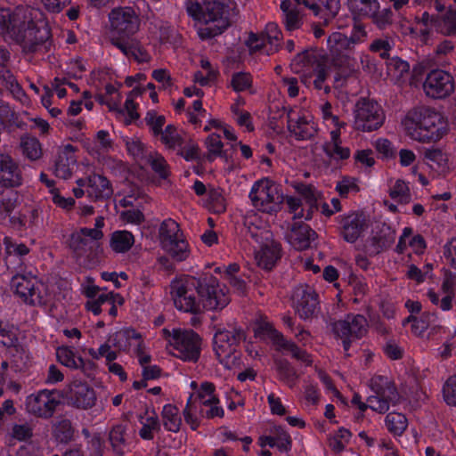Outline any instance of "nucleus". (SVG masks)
Returning a JSON list of instances; mask_svg holds the SVG:
<instances>
[{
	"label": "nucleus",
	"instance_id": "1",
	"mask_svg": "<svg viewBox=\"0 0 456 456\" xmlns=\"http://www.w3.org/2000/svg\"><path fill=\"white\" fill-rule=\"evenodd\" d=\"M37 10L18 6L14 11L0 9V34L16 42L27 53H47L51 50L50 30L36 19Z\"/></svg>",
	"mask_w": 456,
	"mask_h": 456
},
{
	"label": "nucleus",
	"instance_id": "2",
	"mask_svg": "<svg viewBox=\"0 0 456 456\" xmlns=\"http://www.w3.org/2000/svg\"><path fill=\"white\" fill-rule=\"evenodd\" d=\"M401 125L407 134L419 142L436 141L443 134L441 115L428 109L409 112Z\"/></svg>",
	"mask_w": 456,
	"mask_h": 456
},
{
	"label": "nucleus",
	"instance_id": "3",
	"mask_svg": "<svg viewBox=\"0 0 456 456\" xmlns=\"http://www.w3.org/2000/svg\"><path fill=\"white\" fill-rule=\"evenodd\" d=\"M237 15L236 4L224 0H204L203 22L205 26L198 29L202 40L221 35L230 25L232 17Z\"/></svg>",
	"mask_w": 456,
	"mask_h": 456
},
{
	"label": "nucleus",
	"instance_id": "4",
	"mask_svg": "<svg viewBox=\"0 0 456 456\" xmlns=\"http://www.w3.org/2000/svg\"><path fill=\"white\" fill-rule=\"evenodd\" d=\"M358 42L356 35L348 37L339 32L332 33L328 38L331 63L345 73V77L354 71L355 61L351 53Z\"/></svg>",
	"mask_w": 456,
	"mask_h": 456
},
{
	"label": "nucleus",
	"instance_id": "5",
	"mask_svg": "<svg viewBox=\"0 0 456 456\" xmlns=\"http://www.w3.org/2000/svg\"><path fill=\"white\" fill-rule=\"evenodd\" d=\"M11 287L20 300L30 305H44L49 299L45 285L31 274L14 275Z\"/></svg>",
	"mask_w": 456,
	"mask_h": 456
},
{
	"label": "nucleus",
	"instance_id": "6",
	"mask_svg": "<svg viewBox=\"0 0 456 456\" xmlns=\"http://www.w3.org/2000/svg\"><path fill=\"white\" fill-rule=\"evenodd\" d=\"M198 295L206 310H222L231 301L226 286L212 275L198 279Z\"/></svg>",
	"mask_w": 456,
	"mask_h": 456
},
{
	"label": "nucleus",
	"instance_id": "7",
	"mask_svg": "<svg viewBox=\"0 0 456 456\" xmlns=\"http://www.w3.org/2000/svg\"><path fill=\"white\" fill-rule=\"evenodd\" d=\"M175 306L185 313L199 314L201 311L200 299L197 300L193 291L198 292V278L186 276L176 279L170 285Z\"/></svg>",
	"mask_w": 456,
	"mask_h": 456
},
{
	"label": "nucleus",
	"instance_id": "8",
	"mask_svg": "<svg viewBox=\"0 0 456 456\" xmlns=\"http://www.w3.org/2000/svg\"><path fill=\"white\" fill-rule=\"evenodd\" d=\"M249 198L256 209L269 214L277 212L284 200L278 185L267 178L261 179L253 184Z\"/></svg>",
	"mask_w": 456,
	"mask_h": 456
},
{
	"label": "nucleus",
	"instance_id": "9",
	"mask_svg": "<svg viewBox=\"0 0 456 456\" xmlns=\"http://www.w3.org/2000/svg\"><path fill=\"white\" fill-rule=\"evenodd\" d=\"M110 25V41L121 39L127 41L132 39L140 28V19L134 9L130 7H119L113 9L109 14Z\"/></svg>",
	"mask_w": 456,
	"mask_h": 456
},
{
	"label": "nucleus",
	"instance_id": "10",
	"mask_svg": "<svg viewBox=\"0 0 456 456\" xmlns=\"http://www.w3.org/2000/svg\"><path fill=\"white\" fill-rule=\"evenodd\" d=\"M166 337L172 335L171 354L183 361L197 362L200 354V338L193 330H163Z\"/></svg>",
	"mask_w": 456,
	"mask_h": 456
},
{
	"label": "nucleus",
	"instance_id": "11",
	"mask_svg": "<svg viewBox=\"0 0 456 456\" xmlns=\"http://www.w3.org/2000/svg\"><path fill=\"white\" fill-rule=\"evenodd\" d=\"M385 115L381 106L368 98H360L354 108V127L362 132L379 129L384 123Z\"/></svg>",
	"mask_w": 456,
	"mask_h": 456
},
{
	"label": "nucleus",
	"instance_id": "12",
	"mask_svg": "<svg viewBox=\"0 0 456 456\" xmlns=\"http://www.w3.org/2000/svg\"><path fill=\"white\" fill-rule=\"evenodd\" d=\"M334 334L343 340V347L349 350L352 340L359 339L368 331V321L362 314H348L343 320L330 322Z\"/></svg>",
	"mask_w": 456,
	"mask_h": 456
},
{
	"label": "nucleus",
	"instance_id": "13",
	"mask_svg": "<svg viewBox=\"0 0 456 456\" xmlns=\"http://www.w3.org/2000/svg\"><path fill=\"white\" fill-rule=\"evenodd\" d=\"M215 330L214 350L220 362H224L234 354L240 342L245 339V333L236 327L225 329L216 326Z\"/></svg>",
	"mask_w": 456,
	"mask_h": 456
},
{
	"label": "nucleus",
	"instance_id": "14",
	"mask_svg": "<svg viewBox=\"0 0 456 456\" xmlns=\"http://www.w3.org/2000/svg\"><path fill=\"white\" fill-rule=\"evenodd\" d=\"M85 230L73 232L69 239V247L74 256L78 259L86 260V265H94L98 262V255L101 252L99 240L87 235Z\"/></svg>",
	"mask_w": 456,
	"mask_h": 456
},
{
	"label": "nucleus",
	"instance_id": "15",
	"mask_svg": "<svg viewBox=\"0 0 456 456\" xmlns=\"http://www.w3.org/2000/svg\"><path fill=\"white\" fill-rule=\"evenodd\" d=\"M423 90L428 97L445 98L454 91V79L444 70L434 69L428 74L423 83Z\"/></svg>",
	"mask_w": 456,
	"mask_h": 456
},
{
	"label": "nucleus",
	"instance_id": "16",
	"mask_svg": "<svg viewBox=\"0 0 456 456\" xmlns=\"http://www.w3.org/2000/svg\"><path fill=\"white\" fill-rule=\"evenodd\" d=\"M295 308L301 319L309 320L319 312L318 295L315 290L305 284L297 286L293 293Z\"/></svg>",
	"mask_w": 456,
	"mask_h": 456
},
{
	"label": "nucleus",
	"instance_id": "17",
	"mask_svg": "<svg viewBox=\"0 0 456 456\" xmlns=\"http://www.w3.org/2000/svg\"><path fill=\"white\" fill-rule=\"evenodd\" d=\"M59 404L60 401L56 398L54 392L42 390L27 398L26 410L37 418L49 419L53 415Z\"/></svg>",
	"mask_w": 456,
	"mask_h": 456
},
{
	"label": "nucleus",
	"instance_id": "18",
	"mask_svg": "<svg viewBox=\"0 0 456 456\" xmlns=\"http://www.w3.org/2000/svg\"><path fill=\"white\" fill-rule=\"evenodd\" d=\"M367 228L364 216L351 212L339 216V233L348 243H354Z\"/></svg>",
	"mask_w": 456,
	"mask_h": 456
},
{
	"label": "nucleus",
	"instance_id": "19",
	"mask_svg": "<svg viewBox=\"0 0 456 456\" xmlns=\"http://www.w3.org/2000/svg\"><path fill=\"white\" fill-rule=\"evenodd\" d=\"M395 240V232L386 224H379L372 230L371 236L365 241L364 249L375 256L390 247Z\"/></svg>",
	"mask_w": 456,
	"mask_h": 456
},
{
	"label": "nucleus",
	"instance_id": "20",
	"mask_svg": "<svg viewBox=\"0 0 456 456\" xmlns=\"http://www.w3.org/2000/svg\"><path fill=\"white\" fill-rule=\"evenodd\" d=\"M22 183V172L19 164L11 155L0 151V184L5 188H15Z\"/></svg>",
	"mask_w": 456,
	"mask_h": 456
},
{
	"label": "nucleus",
	"instance_id": "21",
	"mask_svg": "<svg viewBox=\"0 0 456 456\" xmlns=\"http://www.w3.org/2000/svg\"><path fill=\"white\" fill-rule=\"evenodd\" d=\"M296 2L310 9L315 17L322 20V24L325 26L336 18L340 10L339 0H296Z\"/></svg>",
	"mask_w": 456,
	"mask_h": 456
},
{
	"label": "nucleus",
	"instance_id": "22",
	"mask_svg": "<svg viewBox=\"0 0 456 456\" xmlns=\"http://www.w3.org/2000/svg\"><path fill=\"white\" fill-rule=\"evenodd\" d=\"M79 186H85L86 183V193L89 198L94 200H105L111 197L113 190L110 181L101 175L94 174L87 178L77 181Z\"/></svg>",
	"mask_w": 456,
	"mask_h": 456
},
{
	"label": "nucleus",
	"instance_id": "23",
	"mask_svg": "<svg viewBox=\"0 0 456 456\" xmlns=\"http://www.w3.org/2000/svg\"><path fill=\"white\" fill-rule=\"evenodd\" d=\"M288 129L297 140H310L317 133L315 124L305 117L294 118V111L289 109L287 113Z\"/></svg>",
	"mask_w": 456,
	"mask_h": 456
},
{
	"label": "nucleus",
	"instance_id": "24",
	"mask_svg": "<svg viewBox=\"0 0 456 456\" xmlns=\"http://www.w3.org/2000/svg\"><path fill=\"white\" fill-rule=\"evenodd\" d=\"M316 236V232L302 221L296 222L287 235L289 242L297 250L308 248Z\"/></svg>",
	"mask_w": 456,
	"mask_h": 456
},
{
	"label": "nucleus",
	"instance_id": "25",
	"mask_svg": "<svg viewBox=\"0 0 456 456\" xmlns=\"http://www.w3.org/2000/svg\"><path fill=\"white\" fill-rule=\"evenodd\" d=\"M70 403L78 409H89L95 404L96 396L94 389L86 383L74 381L70 385Z\"/></svg>",
	"mask_w": 456,
	"mask_h": 456
},
{
	"label": "nucleus",
	"instance_id": "26",
	"mask_svg": "<svg viewBox=\"0 0 456 456\" xmlns=\"http://www.w3.org/2000/svg\"><path fill=\"white\" fill-rule=\"evenodd\" d=\"M428 297L433 305L443 311H449L452 308V302L455 297L453 282L446 279L443 281L439 292L428 290Z\"/></svg>",
	"mask_w": 456,
	"mask_h": 456
},
{
	"label": "nucleus",
	"instance_id": "27",
	"mask_svg": "<svg viewBox=\"0 0 456 456\" xmlns=\"http://www.w3.org/2000/svg\"><path fill=\"white\" fill-rule=\"evenodd\" d=\"M318 63L316 56L309 52L304 51L298 53L291 61V69L297 74H302L300 80L303 84L307 85L310 83L311 75L306 72L311 69H314Z\"/></svg>",
	"mask_w": 456,
	"mask_h": 456
},
{
	"label": "nucleus",
	"instance_id": "28",
	"mask_svg": "<svg viewBox=\"0 0 456 456\" xmlns=\"http://www.w3.org/2000/svg\"><path fill=\"white\" fill-rule=\"evenodd\" d=\"M112 45L119 49L126 57H133L138 62H148L151 59L145 49L134 39L124 41L113 38Z\"/></svg>",
	"mask_w": 456,
	"mask_h": 456
},
{
	"label": "nucleus",
	"instance_id": "29",
	"mask_svg": "<svg viewBox=\"0 0 456 456\" xmlns=\"http://www.w3.org/2000/svg\"><path fill=\"white\" fill-rule=\"evenodd\" d=\"M75 165L76 159L73 153V147L69 144L58 155L55 162L54 174L60 178L68 179L71 176Z\"/></svg>",
	"mask_w": 456,
	"mask_h": 456
},
{
	"label": "nucleus",
	"instance_id": "30",
	"mask_svg": "<svg viewBox=\"0 0 456 456\" xmlns=\"http://www.w3.org/2000/svg\"><path fill=\"white\" fill-rule=\"evenodd\" d=\"M0 81L2 86L10 92L14 99L21 103L28 102V98L25 91L7 66H0Z\"/></svg>",
	"mask_w": 456,
	"mask_h": 456
},
{
	"label": "nucleus",
	"instance_id": "31",
	"mask_svg": "<svg viewBox=\"0 0 456 456\" xmlns=\"http://www.w3.org/2000/svg\"><path fill=\"white\" fill-rule=\"evenodd\" d=\"M281 257V247L272 242L261 248L255 255V259L259 267L270 271Z\"/></svg>",
	"mask_w": 456,
	"mask_h": 456
},
{
	"label": "nucleus",
	"instance_id": "32",
	"mask_svg": "<svg viewBox=\"0 0 456 456\" xmlns=\"http://www.w3.org/2000/svg\"><path fill=\"white\" fill-rule=\"evenodd\" d=\"M323 151L327 156L335 159H346L350 156V150L341 146L339 129L330 132V141L324 143Z\"/></svg>",
	"mask_w": 456,
	"mask_h": 456
},
{
	"label": "nucleus",
	"instance_id": "33",
	"mask_svg": "<svg viewBox=\"0 0 456 456\" xmlns=\"http://www.w3.org/2000/svg\"><path fill=\"white\" fill-rule=\"evenodd\" d=\"M281 9L284 14V25L287 30L293 31L301 28L303 16L297 7L293 6L290 1H282Z\"/></svg>",
	"mask_w": 456,
	"mask_h": 456
},
{
	"label": "nucleus",
	"instance_id": "34",
	"mask_svg": "<svg viewBox=\"0 0 456 456\" xmlns=\"http://www.w3.org/2000/svg\"><path fill=\"white\" fill-rule=\"evenodd\" d=\"M130 339H141V334L134 329H123L110 335L107 340L118 351H125L130 346Z\"/></svg>",
	"mask_w": 456,
	"mask_h": 456
},
{
	"label": "nucleus",
	"instance_id": "35",
	"mask_svg": "<svg viewBox=\"0 0 456 456\" xmlns=\"http://www.w3.org/2000/svg\"><path fill=\"white\" fill-rule=\"evenodd\" d=\"M370 388L382 398H395L397 392L395 384L386 376H375L370 379Z\"/></svg>",
	"mask_w": 456,
	"mask_h": 456
},
{
	"label": "nucleus",
	"instance_id": "36",
	"mask_svg": "<svg viewBox=\"0 0 456 456\" xmlns=\"http://www.w3.org/2000/svg\"><path fill=\"white\" fill-rule=\"evenodd\" d=\"M6 355L10 359L12 367L16 371L23 370L28 362V354L20 345L12 344L6 346Z\"/></svg>",
	"mask_w": 456,
	"mask_h": 456
},
{
	"label": "nucleus",
	"instance_id": "37",
	"mask_svg": "<svg viewBox=\"0 0 456 456\" xmlns=\"http://www.w3.org/2000/svg\"><path fill=\"white\" fill-rule=\"evenodd\" d=\"M254 333L256 338L260 339H270L273 344L278 346L283 341V335L277 331L273 325L266 320L260 319L255 324Z\"/></svg>",
	"mask_w": 456,
	"mask_h": 456
},
{
	"label": "nucleus",
	"instance_id": "38",
	"mask_svg": "<svg viewBox=\"0 0 456 456\" xmlns=\"http://www.w3.org/2000/svg\"><path fill=\"white\" fill-rule=\"evenodd\" d=\"M274 364L279 379L286 383L289 387H293L299 379V375L295 368L285 359H276Z\"/></svg>",
	"mask_w": 456,
	"mask_h": 456
},
{
	"label": "nucleus",
	"instance_id": "39",
	"mask_svg": "<svg viewBox=\"0 0 456 456\" xmlns=\"http://www.w3.org/2000/svg\"><path fill=\"white\" fill-rule=\"evenodd\" d=\"M347 6L358 17H370L379 9L378 0H347Z\"/></svg>",
	"mask_w": 456,
	"mask_h": 456
},
{
	"label": "nucleus",
	"instance_id": "40",
	"mask_svg": "<svg viewBox=\"0 0 456 456\" xmlns=\"http://www.w3.org/2000/svg\"><path fill=\"white\" fill-rule=\"evenodd\" d=\"M162 248L177 262L184 261L190 255L189 245L183 236L166 243Z\"/></svg>",
	"mask_w": 456,
	"mask_h": 456
},
{
	"label": "nucleus",
	"instance_id": "41",
	"mask_svg": "<svg viewBox=\"0 0 456 456\" xmlns=\"http://www.w3.org/2000/svg\"><path fill=\"white\" fill-rule=\"evenodd\" d=\"M134 243V235L127 231H117L111 234L110 248L117 253L128 251Z\"/></svg>",
	"mask_w": 456,
	"mask_h": 456
},
{
	"label": "nucleus",
	"instance_id": "42",
	"mask_svg": "<svg viewBox=\"0 0 456 456\" xmlns=\"http://www.w3.org/2000/svg\"><path fill=\"white\" fill-rule=\"evenodd\" d=\"M293 187L297 192L304 197L306 203L309 205L310 210L308 211L305 219H310L312 209L317 208V202L321 197V193L312 184L295 183Z\"/></svg>",
	"mask_w": 456,
	"mask_h": 456
},
{
	"label": "nucleus",
	"instance_id": "43",
	"mask_svg": "<svg viewBox=\"0 0 456 456\" xmlns=\"http://www.w3.org/2000/svg\"><path fill=\"white\" fill-rule=\"evenodd\" d=\"M162 421L166 429L176 433L180 430L182 424L179 410L173 404H167L162 411Z\"/></svg>",
	"mask_w": 456,
	"mask_h": 456
},
{
	"label": "nucleus",
	"instance_id": "44",
	"mask_svg": "<svg viewBox=\"0 0 456 456\" xmlns=\"http://www.w3.org/2000/svg\"><path fill=\"white\" fill-rule=\"evenodd\" d=\"M183 233L180 232L178 224L173 219H167L162 222L159 227V240L161 247L165 246L167 242L183 237Z\"/></svg>",
	"mask_w": 456,
	"mask_h": 456
},
{
	"label": "nucleus",
	"instance_id": "45",
	"mask_svg": "<svg viewBox=\"0 0 456 456\" xmlns=\"http://www.w3.org/2000/svg\"><path fill=\"white\" fill-rule=\"evenodd\" d=\"M126 426L118 424L112 428L109 435L113 451L119 456L124 454L126 445Z\"/></svg>",
	"mask_w": 456,
	"mask_h": 456
},
{
	"label": "nucleus",
	"instance_id": "46",
	"mask_svg": "<svg viewBox=\"0 0 456 456\" xmlns=\"http://www.w3.org/2000/svg\"><path fill=\"white\" fill-rule=\"evenodd\" d=\"M159 136L160 137L161 142L168 150L175 151L178 146H182L184 143V137H183L172 125L167 126Z\"/></svg>",
	"mask_w": 456,
	"mask_h": 456
},
{
	"label": "nucleus",
	"instance_id": "47",
	"mask_svg": "<svg viewBox=\"0 0 456 456\" xmlns=\"http://www.w3.org/2000/svg\"><path fill=\"white\" fill-rule=\"evenodd\" d=\"M57 358L59 362L72 369H84L85 368V362L84 360L77 356L74 352L68 347H60L57 349L56 352Z\"/></svg>",
	"mask_w": 456,
	"mask_h": 456
},
{
	"label": "nucleus",
	"instance_id": "48",
	"mask_svg": "<svg viewBox=\"0 0 456 456\" xmlns=\"http://www.w3.org/2000/svg\"><path fill=\"white\" fill-rule=\"evenodd\" d=\"M20 147L22 153L30 160H37L42 157V148L39 141L35 137L25 136L21 138Z\"/></svg>",
	"mask_w": 456,
	"mask_h": 456
},
{
	"label": "nucleus",
	"instance_id": "49",
	"mask_svg": "<svg viewBox=\"0 0 456 456\" xmlns=\"http://www.w3.org/2000/svg\"><path fill=\"white\" fill-rule=\"evenodd\" d=\"M53 434L61 443H68L74 436V428L71 421L67 419H61L53 424Z\"/></svg>",
	"mask_w": 456,
	"mask_h": 456
},
{
	"label": "nucleus",
	"instance_id": "50",
	"mask_svg": "<svg viewBox=\"0 0 456 456\" xmlns=\"http://www.w3.org/2000/svg\"><path fill=\"white\" fill-rule=\"evenodd\" d=\"M263 34L270 45L269 49H266V53L272 54L275 53L278 50L279 44L281 39V32L279 29L278 25L274 22H269L265 27V33Z\"/></svg>",
	"mask_w": 456,
	"mask_h": 456
},
{
	"label": "nucleus",
	"instance_id": "51",
	"mask_svg": "<svg viewBox=\"0 0 456 456\" xmlns=\"http://www.w3.org/2000/svg\"><path fill=\"white\" fill-rule=\"evenodd\" d=\"M275 441V445L280 452H289L291 449L292 441L290 436L281 427L273 426L269 430Z\"/></svg>",
	"mask_w": 456,
	"mask_h": 456
},
{
	"label": "nucleus",
	"instance_id": "52",
	"mask_svg": "<svg viewBox=\"0 0 456 456\" xmlns=\"http://www.w3.org/2000/svg\"><path fill=\"white\" fill-rule=\"evenodd\" d=\"M313 72L315 76L314 80V88L323 90L326 94L330 92V87L325 85L326 79L330 76V69L325 64L318 62L314 68Z\"/></svg>",
	"mask_w": 456,
	"mask_h": 456
},
{
	"label": "nucleus",
	"instance_id": "53",
	"mask_svg": "<svg viewBox=\"0 0 456 456\" xmlns=\"http://www.w3.org/2000/svg\"><path fill=\"white\" fill-rule=\"evenodd\" d=\"M160 423L155 412L145 419L142 422V427L139 431V435L142 439L151 440L154 437V433L159 431Z\"/></svg>",
	"mask_w": 456,
	"mask_h": 456
},
{
	"label": "nucleus",
	"instance_id": "54",
	"mask_svg": "<svg viewBox=\"0 0 456 456\" xmlns=\"http://www.w3.org/2000/svg\"><path fill=\"white\" fill-rule=\"evenodd\" d=\"M33 425L28 421H20L12 425V438L20 442L28 441L33 436Z\"/></svg>",
	"mask_w": 456,
	"mask_h": 456
},
{
	"label": "nucleus",
	"instance_id": "55",
	"mask_svg": "<svg viewBox=\"0 0 456 456\" xmlns=\"http://www.w3.org/2000/svg\"><path fill=\"white\" fill-rule=\"evenodd\" d=\"M277 346L287 350L294 358L303 362L307 366L311 365L313 362L305 351L300 349L294 342L289 341L285 338H283V341H281Z\"/></svg>",
	"mask_w": 456,
	"mask_h": 456
},
{
	"label": "nucleus",
	"instance_id": "56",
	"mask_svg": "<svg viewBox=\"0 0 456 456\" xmlns=\"http://www.w3.org/2000/svg\"><path fill=\"white\" fill-rule=\"evenodd\" d=\"M208 208L212 212L216 214L225 211V200L220 190L211 189L208 191Z\"/></svg>",
	"mask_w": 456,
	"mask_h": 456
},
{
	"label": "nucleus",
	"instance_id": "57",
	"mask_svg": "<svg viewBox=\"0 0 456 456\" xmlns=\"http://www.w3.org/2000/svg\"><path fill=\"white\" fill-rule=\"evenodd\" d=\"M231 86L235 92H242L252 86V77L249 73L236 72L232 76Z\"/></svg>",
	"mask_w": 456,
	"mask_h": 456
},
{
	"label": "nucleus",
	"instance_id": "58",
	"mask_svg": "<svg viewBox=\"0 0 456 456\" xmlns=\"http://www.w3.org/2000/svg\"><path fill=\"white\" fill-rule=\"evenodd\" d=\"M176 150L178 151V155L187 161L199 159V146L191 139L184 138V143L182 146H178Z\"/></svg>",
	"mask_w": 456,
	"mask_h": 456
},
{
	"label": "nucleus",
	"instance_id": "59",
	"mask_svg": "<svg viewBox=\"0 0 456 456\" xmlns=\"http://www.w3.org/2000/svg\"><path fill=\"white\" fill-rule=\"evenodd\" d=\"M444 401L450 406H456V375L448 378L442 389Z\"/></svg>",
	"mask_w": 456,
	"mask_h": 456
},
{
	"label": "nucleus",
	"instance_id": "60",
	"mask_svg": "<svg viewBox=\"0 0 456 456\" xmlns=\"http://www.w3.org/2000/svg\"><path fill=\"white\" fill-rule=\"evenodd\" d=\"M357 183L358 180L354 177H343L341 181L338 182L336 190L341 197L346 198L350 192L360 191Z\"/></svg>",
	"mask_w": 456,
	"mask_h": 456
},
{
	"label": "nucleus",
	"instance_id": "61",
	"mask_svg": "<svg viewBox=\"0 0 456 456\" xmlns=\"http://www.w3.org/2000/svg\"><path fill=\"white\" fill-rule=\"evenodd\" d=\"M150 163L151 168L162 179H167L169 175L168 164L166 159L159 154L155 153L150 156Z\"/></svg>",
	"mask_w": 456,
	"mask_h": 456
},
{
	"label": "nucleus",
	"instance_id": "62",
	"mask_svg": "<svg viewBox=\"0 0 456 456\" xmlns=\"http://www.w3.org/2000/svg\"><path fill=\"white\" fill-rule=\"evenodd\" d=\"M111 347L112 346L110 345V342L107 340L106 343L102 344L97 351L93 348H90L88 350V353L94 359L105 357L109 362H111L118 357L117 351L111 350Z\"/></svg>",
	"mask_w": 456,
	"mask_h": 456
},
{
	"label": "nucleus",
	"instance_id": "63",
	"mask_svg": "<svg viewBox=\"0 0 456 456\" xmlns=\"http://www.w3.org/2000/svg\"><path fill=\"white\" fill-rule=\"evenodd\" d=\"M197 409L196 402L192 400V395H191L183 410V416L186 423L190 425L192 430H196L200 426L197 417L194 416Z\"/></svg>",
	"mask_w": 456,
	"mask_h": 456
},
{
	"label": "nucleus",
	"instance_id": "64",
	"mask_svg": "<svg viewBox=\"0 0 456 456\" xmlns=\"http://www.w3.org/2000/svg\"><path fill=\"white\" fill-rule=\"evenodd\" d=\"M440 31L448 36H456V12H449L440 23Z\"/></svg>",
	"mask_w": 456,
	"mask_h": 456
}]
</instances>
